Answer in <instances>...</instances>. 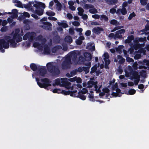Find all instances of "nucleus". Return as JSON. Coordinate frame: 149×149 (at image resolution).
<instances>
[{"label":"nucleus","mask_w":149,"mask_h":149,"mask_svg":"<svg viewBox=\"0 0 149 149\" xmlns=\"http://www.w3.org/2000/svg\"><path fill=\"white\" fill-rule=\"evenodd\" d=\"M36 34L33 32L27 33L24 35L23 37L24 40L27 39L30 41H38L35 42L33 44L34 47H36L40 50L43 49L45 54H48L50 53V50L47 44H45V39L42 38V36H36Z\"/></svg>","instance_id":"nucleus-2"},{"label":"nucleus","mask_w":149,"mask_h":149,"mask_svg":"<svg viewBox=\"0 0 149 149\" xmlns=\"http://www.w3.org/2000/svg\"><path fill=\"white\" fill-rule=\"evenodd\" d=\"M77 71L76 70H74L70 72V74L69 73H68L66 75L68 77H70L75 75L77 73Z\"/></svg>","instance_id":"nucleus-27"},{"label":"nucleus","mask_w":149,"mask_h":149,"mask_svg":"<svg viewBox=\"0 0 149 149\" xmlns=\"http://www.w3.org/2000/svg\"><path fill=\"white\" fill-rule=\"evenodd\" d=\"M91 33V31L87 30L86 32L85 35L87 36H89L90 35Z\"/></svg>","instance_id":"nucleus-53"},{"label":"nucleus","mask_w":149,"mask_h":149,"mask_svg":"<svg viewBox=\"0 0 149 149\" xmlns=\"http://www.w3.org/2000/svg\"><path fill=\"white\" fill-rule=\"evenodd\" d=\"M84 8H85L88 9L91 8H93V6L90 4H86L84 5Z\"/></svg>","instance_id":"nucleus-44"},{"label":"nucleus","mask_w":149,"mask_h":149,"mask_svg":"<svg viewBox=\"0 0 149 149\" xmlns=\"http://www.w3.org/2000/svg\"><path fill=\"white\" fill-rule=\"evenodd\" d=\"M46 14L49 16H54L55 13L54 12L51 11H49L46 12Z\"/></svg>","instance_id":"nucleus-40"},{"label":"nucleus","mask_w":149,"mask_h":149,"mask_svg":"<svg viewBox=\"0 0 149 149\" xmlns=\"http://www.w3.org/2000/svg\"><path fill=\"white\" fill-rule=\"evenodd\" d=\"M76 53L72 52L70 55H68L64 58V62L62 65V68L63 69H67L70 67V64L71 63V58L76 56Z\"/></svg>","instance_id":"nucleus-6"},{"label":"nucleus","mask_w":149,"mask_h":149,"mask_svg":"<svg viewBox=\"0 0 149 149\" xmlns=\"http://www.w3.org/2000/svg\"><path fill=\"white\" fill-rule=\"evenodd\" d=\"M24 23L25 24H29L31 23V21L28 19H25L24 20Z\"/></svg>","instance_id":"nucleus-62"},{"label":"nucleus","mask_w":149,"mask_h":149,"mask_svg":"<svg viewBox=\"0 0 149 149\" xmlns=\"http://www.w3.org/2000/svg\"><path fill=\"white\" fill-rule=\"evenodd\" d=\"M139 40L141 42H145L146 41V37H144V38H141L139 39Z\"/></svg>","instance_id":"nucleus-64"},{"label":"nucleus","mask_w":149,"mask_h":149,"mask_svg":"<svg viewBox=\"0 0 149 149\" xmlns=\"http://www.w3.org/2000/svg\"><path fill=\"white\" fill-rule=\"evenodd\" d=\"M62 47L60 46H57L54 47L52 50V52L55 53L59 49H61Z\"/></svg>","instance_id":"nucleus-29"},{"label":"nucleus","mask_w":149,"mask_h":149,"mask_svg":"<svg viewBox=\"0 0 149 149\" xmlns=\"http://www.w3.org/2000/svg\"><path fill=\"white\" fill-rule=\"evenodd\" d=\"M147 24L145 26V29L146 30H149V21H147Z\"/></svg>","instance_id":"nucleus-52"},{"label":"nucleus","mask_w":149,"mask_h":149,"mask_svg":"<svg viewBox=\"0 0 149 149\" xmlns=\"http://www.w3.org/2000/svg\"><path fill=\"white\" fill-rule=\"evenodd\" d=\"M123 47H124L123 46H119L116 49V51L118 53L120 54L123 51L125 55V56H126V55L127 54V52L125 50L123 49Z\"/></svg>","instance_id":"nucleus-14"},{"label":"nucleus","mask_w":149,"mask_h":149,"mask_svg":"<svg viewBox=\"0 0 149 149\" xmlns=\"http://www.w3.org/2000/svg\"><path fill=\"white\" fill-rule=\"evenodd\" d=\"M7 29V28L6 26H3L1 29V31L2 32H4L6 31Z\"/></svg>","instance_id":"nucleus-60"},{"label":"nucleus","mask_w":149,"mask_h":149,"mask_svg":"<svg viewBox=\"0 0 149 149\" xmlns=\"http://www.w3.org/2000/svg\"><path fill=\"white\" fill-rule=\"evenodd\" d=\"M30 67L31 69L33 71L36 70L37 68L36 65L34 64H31Z\"/></svg>","instance_id":"nucleus-42"},{"label":"nucleus","mask_w":149,"mask_h":149,"mask_svg":"<svg viewBox=\"0 0 149 149\" xmlns=\"http://www.w3.org/2000/svg\"><path fill=\"white\" fill-rule=\"evenodd\" d=\"M23 15L24 16L28 17H29L30 16V15L28 13L26 12H24V13H23Z\"/></svg>","instance_id":"nucleus-58"},{"label":"nucleus","mask_w":149,"mask_h":149,"mask_svg":"<svg viewBox=\"0 0 149 149\" xmlns=\"http://www.w3.org/2000/svg\"><path fill=\"white\" fill-rule=\"evenodd\" d=\"M141 57V55L139 54H137L135 55L134 56V58L136 59H137Z\"/></svg>","instance_id":"nucleus-61"},{"label":"nucleus","mask_w":149,"mask_h":149,"mask_svg":"<svg viewBox=\"0 0 149 149\" xmlns=\"http://www.w3.org/2000/svg\"><path fill=\"white\" fill-rule=\"evenodd\" d=\"M102 86L101 85H97V84L95 85L94 87L95 88V91H96V93H99L100 91V88H101Z\"/></svg>","instance_id":"nucleus-22"},{"label":"nucleus","mask_w":149,"mask_h":149,"mask_svg":"<svg viewBox=\"0 0 149 149\" xmlns=\"http://www.w3.org/2000/svg\"><path fill=\"white\" fill-rule=\"evenodd\" d=\"M100 19L101 20H103L105 21H107L108 20V17L106 15H104L101 16Z\"/></svg>","instance_id":"nucleus-41"},{"label":"nucleus","mask_w":149,"mask_h":149,"mask_svg":"<svg viewBox=\"0 0 149 149\" xmlns=\"http://www.w3.org/2000/svg\"><path fill=\"white\" fill-rule=\"evenodd\" d=\"M92 17L95 19H98L100 17V16L98 15H92Z\"/></svg>","instance_id":"nucleus-59"},{"label":"nucleus","mask_w":149,"mask_h":149,"mask_svg":"<svg viewBox=\"0 0 149 149\" xmlns=\"http://www.w3.org/2000/svg\"><path fill=\"white\" fill-rule=\"evenodd\" d=\"M139 53L140 54H145V52H146V51L145 49H141L139 50Z\"/></svg>","instance_id":"nucleus-55"},{"label":"nucleus","mask_w":149,"mask_h":149,"mask_svg":"<svg viewBox=\"0 0 149 149\" xmlns=\"http://www.w3.org/2000/svg\"><path fill=\"white\" fill-rule=\"evenodd\" d=\"M125 31V30L124 29H121L117 31L116 33L117 35V37L119 38H122V35L124 34Z\"/></svg>","instance_id":"nucleus-16"},{"label":"nucleus","mask_w":149,"mask_h":149,"mask_svg":"<svg viewBox=\"0 0 149 149\" xmlns=\"http://www.w3.org/2000/svg\"><path fill=\"white\" fill-rule=\"evenodd\" d=\"M84 38L82 36H80L79 39L76 41V42L78 45H81L82 42V40L84 39Z\"/></svg>","instance_id":"nucleus-25"},{"label":"nucleus","mask_w":149,"mask_h":149,"mask_svg":"<svg viewBox=\"0 0 149 149\" xmlns=\"http://www.w3.org/2000/svg\"><path fill=\"white\" fill-rule=\"evenodd\" d=\"M84 71L86 73H88L89 71V68L88 67H84L83 68Z\"/></svg>","instance_id":"nucleus-51"},{"label":"nucleus","mask_w":149,"mask_h":149,"mask_svg":"<svg viewBox=\"0 0 149 149\" xmlns=\"http://www.w3.org/2000/svg\"><path fill=\"white\" fill-rule=\"evenodd\" d=\"M127 11L125 8H122V9H118L116 11V13L119 15L121 13L123 15H125L127 14Z\"/></svg>","instance_id":"nucleus-15"},{"label":"nucleus","mask_w":149,"mask_h":149,"mask_svg":"<svg viewBox=\"0 0 149 149\" xmlns=\"http://www.w3.org/2000/svg\"><path fill=\"white\" fill-rule=\"evenodd\" d=\"M108 3L109 4L112 3H116L117 2V0H106Z\"/></svg>","instance_id":"nucleus-34"},{"label":"nucleus","mask_w":149,"mask_h":149,"mask_svg":"<svg viewBox=\"0 0 149 149\" xmlns=\"http://www.w3.org/2000/svg\"><path fill=\"white\" fill-rule=\"evenodd\" d=\"M47 20V18L44 17L41 20V22L42 24L45 25L42 26L43 28L45 29L49 30L50 29L52 25L51 23L46 22Z\"/></svg>","instance_id":"nucleus-9"},{"label":"nucleus","mask_w":149,"mask_h":149,"mask_svg":"<svg viewBox=\"0 0 149 149\" xmlns=\"http://www.w3.org/2000/svg\"><path fill=\"white\" fill-rule=\"evenodd\" d=\"M94 78H93L91 79V80L88 81L87 83H83V85L84 87L90 88L92 87L93 85L94 86L95 85L97 84V81H94L93 80Z\"/></svg>","instance_id":"nucleus-10"},{"label":"nucleus","mask_w":149,"mask_h":149,"mask_svg":"<svg viewBox=\"0 0 149 149\" xmlns=\"http://www.w3.org/2000/svg\"><path fill=\"white\" fill-rule=\"evenodd\" d=\"M116 10L115 8H112L110 10V12L111 14H113L116 12Z\"/></svg>","instance_id":"nucleus-54"},{"label":"nucleus","mask_w":149,"mask_h":149,"mask_svg":"<svg viewBox=\"0 0 149 149\" xmlns=\"http://www.w3.org/2000/svg\"><path fill=\"white\" fill-rule=\"evenodd\" d=\"M78 10V14L79 15H83L84 10L81 7H79L77 8Z\"/></svg>","instance_id":"nucleus-28"},{"label":"nucleus","mask_w":149,"mask_h":149,"mask_svg":"<svg viewBox=\"0 0 149 149\" xmlns=\"http://www.w3.org/2000/svg\"><path fill=\"white\" fill-rule=\"evenodd\" d=\"M123 28V26L116 27L114 28L112 30H111V32H114V31H115L118 29H120L121 28Z\"/></svg>","instance_id":"nucleus-45"},{"label":"nucleus","mask_w":149,"mask_h":149,"mask_svg":"<svg viewBox=\"0 0 149 149\" xmlns=\"http://www.w3.org/2000/svg\"><path fill=\"white\" fill-rule=\"evenodd\" d=\"M110 23L113 25H119V23L115 19H112L111 20Z\"/></svg>","instance_id":"nucleus-36"},{"label":"nucleus","mask_w":149,"mask_h":149,"mask_svg":"<svg viewBox=\"0 0 149 149\" xmlns=\"http://www.w3.org/2000/svg\"><path fill=\"white\" fill-rule=\"evenodd\" d=\"M104 58V59L105 62V68H108V65L110 63V61L109 59V55L108 53H105L103 55Z\"/></svg>","instance_id":"nucleus-11"},{"label":"nucleus","mask_w":149,"mask_h":149,"mask_svg":"<svg viewBox=\"0 0 149 149\" xmlns=\"http://www.w3.org/2000/svg\"><path fill=\"white\" fill-rule=\"evenodd\" d=\"M53 63H47V65L49 71L51 72H54V74H57L59 72V71L58 70L56 69L54 66L53 65Z\"/></svg>","instance_id":"nucleus-8"},{"label":"nucleus","mask_w":149,"mask_h":149,"mask_svg":"<svg viewBox=\"0 0 149 149\" xmlns=\"http://www.w3.org/2000/svg\"><path fill=\"white\" fill-rule=\"evenodd\" d=\"M134 39V37L131 36L128 37L127 39L125 40V42L126 43H129Z\"/></svg>","instance_id":"nucleus-30"},{"label":"nucleus","mask_w":149,"mask_h":149,"mask_svg":"<svg viewBox=\"0 0 149 149\" xmlns=\"http://www.w3.org/2000/svg\"><path fill=\"white\" fill-rule=\"evenodd\" d=\"M132 78L135 79L134 81V84L135 85H137L140 80V76L138 73L137 72H135L133 74Z\"/></svg>","instance_id":"nucleus-12"},{"label":"nucleus","mask_w":149,"mask_h":149,"mask_svg":"<svg viewBox=\"0 0 149 149\" xmlns=\"http://www.w3.org/2000/svg\"><path fill=\"white\" fill-rule=\"evenodd\" d=\"M128 94L130 95L134 94L136 93V90L133 89H131L128 91Z\"/></svg>","instance_id":"nucleus-38"},{"label":"nucleus","mask_w":149,"mask_h":149,"mask_svg":"<svg viewBox=\"0 0 149 149\" xmlns=\"http://www.w3.org/2000/svg\"><path fill=\"white\" fill-rule=\"evenodd\" d=\"M135 14L134 13H132L130 14L128 17V19H132V18L133 17L135 16Z\"/></svg>","instance_id":"nucleus-49"},{"label":"nucleus","mask_w":149,"mask_h":149,"mask_svg":"<svg viewBox=\"0 0 149 149\" xmlns=\"http://www.w3.org/2000/svg\"><path fill=\"white\" fill-rule=\"evenodd\" d=\"M75 30L78 32L79 33V35H81V32L83 31L82 29L81 28H77L75 29Z\"/></svg>","instance_id":"nucleus-48"},{"label":"nucleus","mask_w":149,"mask_h":149,"mask_svg":"<svg viewBox=\"0 0 149 149\" xmlns=\"http://www.w3.org/2000/svg\"><path fill=\"white\" fill-rule=\"evenodd\" d=\"M117 84L116 83L113 87V92L112 95L115 97H120L122 93L120 92V90L118 88Z\"/></svg>","instance_id":"nucleus-7"},{"label":"nucleus","mask_w":149,"mask_h":149,"mask_svg":"<svg viewBox=\"0 0 149 149\" xmlns=\"http://www.w3.org/2000/svg\"><path fill=\"white\" fill-rule=\"evenodd\" d=\"M58 24L59 26H62L64 28L68 27V24L64 22H58Z\"/></svg>","instance_id":"nucleus-23"},{"label":"nucleus","mask_w":149,"mask_h":149,"mask_svg":"<svg viewBox=\"0 0 149 149\" xmlns=\"http://www.w3.org/2000/svg\"><path fill=\"white\" fill-rule=\"evenodd\" d=\"M38 4L40 7H42L43 8H45V4L43 3L39 2L38 3Z\"/></svg>","instance_id":"nucleus-47"},{"label":"nucleus","mask_w":149,"mask_h":149,"mask_svg":"<svg viewBox=\"0 0 149 149\" xmlns=\"http://www.w3.org/2000/svg\"><path fill=\"white\" fill-rule=\"evenodd\" d=\"M138 88L141 90L139 91V92L141 93L143 92L145 90V87L144 85L142 84H140L138 85Z\"/></svg>","instance_id":"nucleus-24"},{"label":"nucleus","mask_w":149,"mask_h":149,"mask_svg":"<svg viewBox=\"0 0 149 149\" xmlns=\"http://www.w3.org/2000/svg\"><path fill=\"white\" fill-rule=\"evenodd\" d=\"M103 29L102 28L99 27H95L93 28V31L96 33H99L101 31H103Z\"/></svg>","instance_id":"nucleus-18"},{"label":"nucleus","mask_w":149,"mask_h":149,"mask_svg":"<svg viewBox=\"0 0 149 149\" xmlns=\"http://www.w3.org/2000/svg\"><path fill=\"white\" fill-rule=\"evenodd\" d=\"M67 17L69 19H72L73 17L72 15L70 13H68L67 14Z\"/></svg>","instance_id":"nucleus-56"},{"label":"nucleus","mask_w":149,"mask_h":149,"mask_svg":"<svg viewBox=\"0 0 149 149\" xmlns=\"http://www.w3.org/2000/svg\"><path fill=\"white\" fill-rule=\"evenodd\" d=\"M141 3L142 5H145L147 3V0H140Z\"/></svg>","instance_id":"nucleus-46"},{"label":"nucleus","mask_w":149,"mask_h":149,"mask_svg":"<svg viewBox=\"0 0 149 149\" xmlns=\"http://www.w3.org/2000/svg\"><path fill=\"white\" fill-rule=\"evenodd\" d=\"M23 30L21 31L19 29H16L13 33L11 36H7L3 39L0 40V50L2 52H4V48H8L9 47V43L12 47H16L17 42L22 41V36H23Z\"/></svg>","instance_id":"nucleus-1"},{"label":"nucleus","mask_w":149,"mask_h":149,"mask_svg":"<svg viewBox=\"0 0 149 149\" xmlns=\"http://www.w3.org/2000/svg\"><path fill=\"white\" fill-rule=\"evenodd\" d=\"M46 73V71L44 68L40 70L39 72L37 74V77L36 78V80L38 85L41 88H46L47 87L51 86L50 82L47 78L41 79V81L42 82V84L39 82V79L38 77L40 78L41 76H43Z\"/></svg>","instance_id":"nucleus-5"},{"label":"nucleus","mask_w":149,"mask_h":149,"mask_svg":"<svg viewBox=\"0 0 149 149\" xmlns=\"http://www.w3.org/2000/svg\"><path fill=\"white\" fill-rule=\"evenodd\" d=\"M69 81L71 82L76 81V82L77 83H81V79L80 78L75 77L69 79L67 78L56 79L55 80V83L57 85L64 86L68 89L72 90L73 89V86H70L71 83Z\"/></svg>","instance_id":"nucleus-3"},{"label":"nucleus","mask_w":149,"mask_h":149,"mask_svg":"<svg viewBox=\"0 0 149 149\" xmlns=\"http://www.w3.org/2000/svg\"><path fill=\"white\" fill-rule=\"evenodd\" d=\"M109 37L112 38L114 39L118 38L117 37V35L116 32L115 34H114V33H111L109 35Z\"/></svg>","instance_id":"nucleus-35"},{"label":"nucleus","mask_w":149,"mask_h":149,"mask_svg":"<svg viewBox=\"0 0 149 149\" xmlns=\"http://www.w3.org/2000/svg\"><path fill=\"white\" fill-rule=\"evenodd\" d=\"M56 6L57 9L59 10H61V4L60 3H57V4H56Z\"/></svg>","instance_id":"nucleus-50"},{"label":"nucleus","mask_w":149,"mask_h":149,"mask_svg":"<svg viewBox=\"0 0 149 149\" xmlns=\"http://www.w3.org/2000/svg\"><path fill=\"white\" fill-rule=\"evenodd\" d=\"M17 10L16 9H14L12 10V15L11 16L12 19L14 18L17 16Z\"/></svg>","instance_id":"nucleus-26"},{"label":"nucleus","mask_w":149,"mask_h":149,"mask_svg":"<svg viewBox=\"0 0 149 149\" xmlns=\"http://www.w3.org/2000/svg\"><path fill=\"white\" fill-rule=\"evenodd\" d=\"M72 24L75 26H79L80 25L79 23L77 21L71 22Z\"/></svg>","instance_id":"nucleus-43"},{"label":"nucleus","mask_w":149,"mask_h":149,"mask_svg":"<svg viewBox=\"0 0 149 149\" xmlns=\"http://www.w3.org/2000/svg\"><path fill=\"white\" fill-rule=\"evenodd\" d=\"M84 56L86 60L88 61L91 60V56L90 54L88 53H85L84 54Z\"/></svg>","instance_id":"nucleus-19"},{"label":"nucleus","mask_w":149,"mask_h":149,"mask_svg":"<svg viewBox=\"0 0 149 149\" xmlns=\"http://www.w3.org/2000/svg\"><path fill=\"white\" fill-rule=\"evenodd\" d=\"M89 12L92 14L95 13H97V9L95 8L93 6V8H91L89 10Z\"/></svg>","instance_id":"nucleus-31"},{"label":"nucleus","mask_w":149,"mask_h":149,"mask_svg":"<svg viewBox=\"0 0 149 149\" xmlns=\"http://www.w3.org/2000/svg\"><path fill=\"white\" fill-rule=\"evenodd\" d=\"M86 48L89 49L92 51H93L95 50V47L93 44L88 43L87 45Z\"/></svg>","instance_id":"nucleus-20"},{"label":"nucleus","mask_w":149,"mask_h":149,"mask_svg":"<svg viewBox=\"0 0 149 149\" xmlns=\"http://www.w3.org/2000/svg\"><path fill=\"white\" fill-rule=\"evenodd\" d=\"M138 64L136 62L134 63L133 65V67L134 70H136L137 68Z\"/></svg>","instance_id":"nucleus-57"},{"label":"nucleus","mask_w":149,"mask_h":149,"mask_svg":"<svg viewBox=\"0 0 149 149\" xmlns=\"http://www.w3.org/2000/svg\"><path fill=\"white\" fill-rule=\"evenodd\" d=\"M52 92L54 93H62L65 95H70L71 96L73 97H78L81 99L84 100L86 99V97L84 94L86 93L87 92V91L86 88H83L82 90L79 92L78 95L77 94V91L72 92L69 91H61L60 89H55L53 90Z\"/></svg>","instance_id":"nucleus-4"},{"label":"nucleus","mask_w":149,"mask_h":149,"mask_svg":"<svg viewBox=\"0 0 149 149\" xmlns=\"http://www.w3.org/2000/svg\"><path fill=\"white\" fill-rule=\"evenodd\" d=\"M13 2L15 3V5L19 7L23 8V6L22 3L19 1L17 0H13Z\"/></svg>","instance_id":"nucleus-21"},{"label":"nucleus","mask_w":149,"mask_h":149,"mask_svg":"<svg viewBox=\"0 0 149 149\" xmlns=\"http://www.w3.org/2000/svg\"><path fill=\"white\" fill-rule=\"evenodd\" d=\"M69 33L71 34H73L74 33L73 29L72 28H70L69 30Z\"/></svg>","instance_id":"nucleus-63"},{"label":"nucleus","mask_w":149,"mask_h":149,"mask_svg":"<svg viewBox=\"0 0 149 149\" xmlns=\"http://www.w3.org/2000/svg\"><path fill=\"white\" fill-rule=\"evenodd\" d=\"M139 63L142 65L140 66L139 67V68H144L146 69V67L145 66V65L149 66V61L146 60H144L143 61H140L139 62Z\"/></svg>","instance_id":"nucleus-13"},{"label":"nucleus","mask_w":149,"mask_h":149,"mask_svg":"<svg viewBox=\"0 0 149 149\" xmlns=\"http://www.w3.org/2000/svg\"><path fill=\"white\" fill-rule=\"evenodd\" d=\"M117 57L118 60H119V62L120 63H122L125 61V59L123 58L120 56H118Z\"/></svg>","instance_id":"nucleus-37"},{"label":"nucleus","mask_w":149,"mask_h":149,"mask_svg":"<svg viewBox=\"0 0 149 149\" xmlns=\"http://www.w3.org/2000/svg\"><path fill=\"white\" fill-rule=\"evenodd\" d=\"M43 10L41 9H37L36 10V12L37 14L38 15H41L43 14Z\"/></svg>","instance_id":"nucleus-32"},{"label":"nucleus","mask_w":149,"mask_h":149,"mask_svg":"<svg viewBox=\"0 0 149 149\" xmlns=\"http://www.w3.org/2000/svg\"><path fill=\"white\" fill-rule=\"evenodd\" d=\"M90 93L91 94L89 93L88 95V97L90 98V100L93 101V91H90Z\"/></svg>","instance_id":"nucleus-39"},{"label":"nucleus","mask_w":149,"mask_h":149,"mask_svg":"<svg viewBox=\"0 0 149 149\" xmlns=\"http://www.w3.org/2000/svg\"><path fill=\"white\" fill-rule=\"evenodd\" d=\"M97 70V68L96 66H93L91 68V70L90 72L92 74L93 73H94L96 72V76H98L99 73H101V72L100 70L98 71Z\"/></svg>","instance_id":"nucleus-17"},{"label":"nucleus","mask_w":149,"mask_h":149,"mask_svg":"<svg viewBox=\"0 0 149 149\" xmlns=\"http://www.w3.org/2000/svg\"><path fill=\"white\" fill-rule=\"evenodd\" d=\"M65 40L68 42L70 43L72 42V39L70 36H66L65 38Z\"/></svg>","instance_id":"nucleus-33"}]
</instances>
